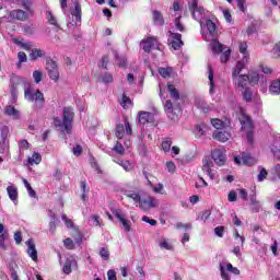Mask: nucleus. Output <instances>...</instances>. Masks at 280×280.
Wrapping results in <instances>:
<instances>
[{"label":"nucleus","instance_id":"b1692460","mask_svg":"<svg viewBox=\"0 0 280 280\" xmlns=\"http://www.w3.org/2000/svg\"><path fill=\"white\" fill-rule=\"evenodd\" d=\"M125 196H127V198H130L131 200H133V202L139 205V202H141L143 191L127 190L125 191Z\"/></svg>","mask_w":280,"mask_h":280},{"label":"nucleus","instance_id":"f03ea898","mask_svg":"<svg viewBox=\"0 0 280 280\" xmlns=\"http://www.w3.org/2000/svg\"><path fill=\"white\" fill-rule=\"evenodd\" d=\"M24 97L27 102H34L35 108H44L45 106V94L40 90L35 91L32 85L25 88Z\"/></svg>","mask_w":280,"mask_h":280},{"label":"nucleus","instance_id":"680f3d73","mask_svg":"<svg viewBox=\"0 0 280 280\" xmlns=\"http://www.w3.org/2000/svg\"><path fill=\"white\" fill-rule=\"evenodd\" d=\"M175 27L178 32H185V26L180 23V15L175 19Z\"/></svg>","mask_w":280,"mask_h":280},{"label":"nucleus","instance_id":"49530a36","mask_svg":"<svg viewBox=\"0 0 280 280\" xmlns=\"http://www.w3.org/2000/svg\"><path fill=\"white\" fill-rule=\"evenodd\" d=\"M100 257H102L104 261H108V259H110V253H108V248L102 247L100 249Z\"/></svg>","mask_w":280,"mask_h":280},{"label":"nucleus","instance_id":"de8ad7c7","mask_svg":"<svg viewBox=\"0 0 280 280\" xmlns=\"http://www.w3.org/2000/svg\"><path fill=\"white\" fill-rule=\"evenodd\" d=\"M271 174L273 180H280V164L273 166Z\"/></svg>","mask_w":280,"mask_h":280},{"label":"nucleus","instance_id":"1a4fd4ad","mask_svg":"<svg viewBox=\"0 0 280 280\" xmlns=\"http://www.w3.org/2000/svg\"><path fill=\"white\" fill-rule=\"evenodd\" d=\"M46 69L48 71L50 80H54V82H58V80H60V71H58V63H56L54 59L48 58L46 60Z\"/></svg>","mask_w":280,"mask_h":280},{"label":"nucleus","instance_id":"603ef678","mask_svg":"<svg viewBox=\"0 0 280 280\" xmlns=\"http://www.w3.org/2000/svg\"><path fill=\"white\" fill-rule=\"evenodd\" d=\"M33 80L36 84H39V82H42L43 80V72L39 70H35L33 72Z\"/></svg>","mask_w":280,"mask_h":280},{"label":"nucleus","instance_id":"79ce46f5","mask_svg":"<svg viewBox=\"0 0 280 280\" xmlns=\"http://www.w3.org/2000/svg\"><path fill=\"white\" fill-rule=\"evenodd\" d=\"M208 80L210 81V93H213V89H215V85L213 84V68L211 65H208Z\"/></svg>","mask_w":280,"mask_h":280},{"label":"nucleus","instance_id":"3c124183","mask_svg":"<svg viewBox=\"0 0 280 280\" xmlns=\"http://www.w3.org/2000/svg\"><path fill=\"white\" fill-rule=\"evenodd\" d=\"M268 177V171H266V168H260V172L257 176L258 183H264V180H266V178Z\"/></svg>","mask_w":280,"mask_h":280},{"label":"nucleus","instance_id":"c756f323","mask_svg":"<svg viewBox=\"0 0 280 280\" xmlns=\"http://www.w3.org/2000/svg\"><path fill=\"white\" fill-rule=\"evenodd\" d=\"M7 194L12 202H16V200H19V190L14 185L7 187Z\"/></svg>","mask_w":280,"mask_h":280},{"label":"nucleus","instance_id":"39448f33","mask_svg":"<svg viewBox=\"0 0 280 280\" xmlns=\"http://www.w3.org/2000/svg\"><path fill=\"white\" fill-rule=\"evenodd\" d=\"M240 121L242 125L241 130H247L246 141L248 145H253L254 143L253 129L255 128L253 125V119H250L249 116H246L245 114H243Z\"/></svg>","mask_w":280,"mask_h":280},{"label":"nucleus","instance_id":"7ed1b4c3","mask_svg":"<svg viewBox=\"0 0 280 280\" xmlns=\"http://www.w3.org/2000/svg\"><path fill=\"white\" fill-rule=\"evenodd\" d=\"M188 10L191 12L195 21H198L200 25H205L206 20L209 18V11L205 10L202 7H198V0L188 2Z\"/></svg>","mask_w":280,"mask_h":280},{"label":"nucleus","instance_id":"4be33fe9","mask_svg":"<svg viewBox=\"0 0 280 280\" xmlns=\"http://www.w3.org/2000/svg\"><path fill=\"white\" fill-rule=\"evenodd\" d=\"M164 109L168 119H172V121H177L178 115L174 113V104L172 103V101H166Z\"/></svg>","mask_w":280,"mask_h":280},{"label":"nucleus","instance_id":"f704fd0d","mask_svg":"<svg viewBox=\"0 0 280 280\" xmlns=\"http://www.w3.org/2000/svg\"><path fill=\"white\" fill-rule=\"evenodd\" d=\"M168 92L171 93V97L178 102L180 100V93H178V90L174 86V84L168 83L167 84Z\"/></svg>","mask_w":280,"mask_h":280},{"label":"nucleus","instance_id":"69168bd1","mask_svg":"<svg viewBox=\"0 0 280 280\" xmlns=\"http://www.w3.org/2000/svg\"><path fill=\"white\" fill-rule=\"evenodd\" d=\"M250 211L252 213H259V211H261V203L259 201L256 203H252Z\"/></svg>","mask_w":280,"mask_h":280},{"label":"nucleus","instance_id":"09e8293b","mask_svg":"<svg viewBox=\"0 0 280 280\" xmlns=\"http://www.w3.org/2000/svg\"><path fill=\"white\" fill-rule=\"evenodd\" d=\"M219 270L223 280H231V276L229 272H226V269H224V265H222V262L219 265Z\"/></svg>","mask_w":280,"mask_h":280},{"label":"nucleus","instance_id":"412c9836","mask_svg":"<svg viewBox=\"0 0 280 280\" xmlns=\"http://www.w3.org/2000/svg\"><path fill=\"white\" fill-rule=\"evenodd\" d=\"M211 125L217 130H224V129L231 127V120L229 118H225L224 120H220L218 118H213V119H211Z\"/></svg>","mask_w":280,"mask_h":280},{"label":"nucleus","instance_id":"a211bd4d","mask_svg":"<svg viewBox=\"0 0 280 280\" xmlns=\"http://www.w3.org/2000/svg\"><path fill=\"white\" fill-rule=\"evenodd\" d=\"M27 12L23 10H13L9 13L8 21H27Z\"/></svg>","mask_w":280,"mask_h":280},{"label":"nucleus","instance_id":"0eeeda50","mask_svg":"<svg viewBox=\"0 0 280 280\" xmlns=\"http://www.w3.org/2000/svg\"><path fill=\"white\" fill-rule=\"evenodd\" d=\"M138 205L140 209H142V211H149V209H154V207H158L159 202L154 197L145 195V192H142V197L140 198Z\"/></svg>","mask_w":280,"mask_h":280},{"label":"nucleus","instance_id":"e433bc0d","mask_svg":"<svg viewBox=\"0 0 280 280\" xmlns=\"http://www.w3.org/2000/svg\"><path fill=\"white\" fill-rule=\"evenodd\" d=\"M101 82H103V84H113L114 82L113 74L110 72L103 73L101 75Z\"/></svg>","mask_w":280,"mask_h":280},{"label":"nucleus","instance_id":"dca6fc26","mask_svg":"<svg viewBox=\"0 0 280 280\" xmlns=\"http://www.w3.org/2000/svg\"><path fill=\"white\" fill-rule=\"evenodd\" d=\"M78 268V260L73 258V256H70L66 259L62 270L65 275H71L72 270H77Z\"/></svg>","mask_w":280,"mask_h":280},{"label":"nucleus","instance_id":"e2e57ef3","mask_svg":"<svg viewBox=\"0 0 280 280\" xmlns=\"http://www.w3.org/2000/svg\"><path fill=\"white\" fill-rule=\"evenodd\" d=\"M226 270L229 272H232V275H240V269H237V267H233V265L231 262L226 264Z\"/></svg>","mask_w":280,"mask_h":280},{"label":"nucleus","instance_id":"20e7f679","mask_svg":"<svg viewBox=\"0 0 280 280\" xmlns=\"http://www.w3.org/2000/svg\"><path fill=\"white\" fill-rule=\"evenodd\" d=\"M82 26V5L79 2H74V10L70 12L68 16V27H81Z\"/></svg>","mask_w":280,"mask_h":280},{"label":"nucleus","instance_id":"a18cd8bd","mask_svg":"<svg viewBox=\"0 0 280 280\" xmlns=\"http://www.w3.org/2000/svg\"><path fill=\"white\" fill-rule=\"evenodd\" d=\"M113 151L116 152V154H125L126 149L124 148V144L121 142L117 141L116 144L113 148Z\"/></svg>","mask_w":280,"mask_h":280},{"label":"nucleus","instance_id":"f3484780","mask_svg":"<svg viewBox=\"0 0 280 280\" xmlns=\"http://www.w3.org/2000/svg\"><path fill=\"white\" fill-rule=\"evenodd\" d=\"M26 246H27V255L31 257L33 261H38V250H36V244L34 243L33 238H30L26 241Z\"/></svg>","mask_w":280,"mask_h":280},{"label":"nucleus","instance_id":"5fc2aeb1","mask_svg":"<svg viewBox=\"0 0 280 280\" xmlns=\"http://www.w3.org/2000/svg\"><path fill=\"white\" fill-rule=\"evenodd\" d=\"M47 19L50 25H55L56 27H58V21L56 20V16H54V13H51V11L47 12Z\"/></svg>","mask_w":280,"mask_h":280},{"label":"nucleus","instance_id":"72a5a7b5","mask_svg":"<svg viewBox=\"0 0 280 280\" xmlns=\"http://www.w3.org/2000/svg\"><path fill=\"white\" fill-rule=\"evenodd\" d=\"M8 135H10V127L4 124H0V137L2 139V143H5L8 140Z\"/></svg>","mask_w":280,"mask_h":280},{"label":"nucleus","instance_id":"f8f14e48","mask_svg":"<svg viewBox=\"0 0 280 280\" xmlns=\"http://www.w3.org/2000/svg\"><path fill=\"white\" fill-rule=\"evenodd\" d=\"M140 45L145 54H150V51L159 45V39L154 36H149L145 39H142Z\"/></svg>","mask_w":280,"mask_h":280},{"label":"nucleus","instance_id":"423d86ee","mask_svg":"<svg viewBox=\"0 0 280 280\" xmlns=\"http://www.w3.org/2000/svg\"><path fill=\"white\" fill-rule=\"evenodd\" d=\"M248 78L249 84H259L261 93H266V91H268L266 88V84H268L266 75L259 74V72H252Z\"/></svg>","mask_w":280,"mask_h":280},{"label":"nucleus","instance_id":"052dcab7","mask_svg":"<svg viewBox=\"0 0 280 280\" xmlns=\"http://www.w3.org/2000/svg\"><path fill=\"white\" fill-rule=\"evenodd\" d=\"M221 62L226 63L229 62V59L231 58V49L225 50L223 54H221Z\"/></svg>","mask_w":280,"mask_h":280},{"label":"nucleus","instance_id":"7c9ffc66","mask_svg":"<svg viewBox=\"0 0 280 280\" xmlns=\"http://www.w3.org/2000/svg\"><path fill=\"white\" fill-rule=\"evenodd\" d=\"M18 84H21V79H20V77L13 75L11 78V95H12V97H16V95H18V90H16Z\"/></svg>","mask_w":280,"mask_h":280},{"label":"nucleus","instance_id":"cd10ccee","mask_svg":"<svg viewBox=\"0 0 280 280\" xmlns=\"http://www.w3.org/2000/svg\"><path fill=\"white\" fill-rule=\"evenodd\" d=\"M152 14H153L154 25L159 27H162V25H165V19L163 18V14L160 11L154 10Z\"/></svg>","mask_w":280,"mask_h":280},{"label":"nucleus","instance_id":"37998d69","mask_svg":"<svg viewBox=\"0 0 280 280\" xmlns=\"http://www.w3.org/2000/svg\"><path fill=\"white\" fill-rule=\"evenodd\" d=\"M120 105L122 106V108H130V106H132V100H130V97H128L126 93H124Z\"/></svg>","mask_w":280,"mask_h":280},{"label":"nucleus","instance_id":"864d4df0","mask_svg":"<svg viewBox=\"0 0 280 280\" xmlns=\"http://www.w3.org/2000/svg\"><path fill=\"white\" fill-rule=\"evenodd\" d=\"M63 246L68 248V250H73V248H75V243H73V240L68 237L63 241Z\"/></svg>","mask_w":280,"mask_h":280},{"label":"nucleus","instance_id":"c85d7f7f","mask_svg":"<svg viewBox=\"0 0 280 280\" xmlns=\"http://www.w3.org/2000/svg\"><path fill=\"white\" fill-rule=\"evenodd\" d=\"M269 93L270 95H280V79L270 82Z\"/></svg>","mask_w":280,"mask_h":280},{"label":"nucleus","instance_id":"a878e982","mask_svg":"<svg viewBox=\"0 0 280 280\" xmlns=\"http://www.w3.org/2000/svg\"><path fill=\"white\" fill-rule=\"evenodd\" d=\"M213 139H217V141H221V143H226V141H229V139H231V132L215 131L213 133Z\"/></svg>","mask_w":280,"mask_h":280},{"label":"nucleus","instance_id":"f257e3e1","mask_svg":"<svg viewBox=\"0 0 280 280\" xmlns=\"http://www.w3.org/2000/svg\"><path fill=\"white\" fill-rule=\"evenodd\" d=\"M73 108L65 107L63 108V120H60L58 117L54 118L55 128H59L61 132H67L71 135V126L73 125Z\"/></svg>","mask_w":280,"mask_h":280},{"label":"nucleus","instance_id":"6ab92c4d","mask_svg":"<svg viewBox=\"0 0 280 280\" xmlns=\"http://www.w3.org/2000/svg\"><path fill=\"white\" fill-rule=\"evenodd\" d=\"M138 121L141 126H145V124H152L154 121V114L150 112H139Z\"/></svg>","mask_w":280,"mask_h":280},{"label":"nucleus","instance_id":"473e14b6","mask_svg":"<svg viewBox=\"0 0 280 280\" xmlns=\"http://www.w3.org/2000/svg\"><path fill=\"white\" fill-rule=\"evenodd\" d=\"M40 161H43V156L38 152H34L31 158H27V163L31 165H39Z\"/></svg>","mask_w":280,"mask_h":280},{"label":"nucleus","instance_id":"338daca9","mask_svg":"<svg viewBox=\"0 0 280 280\" xmlns=\"http://www.w3.org/2000/svg\"><path fill=\"white\" fill-rule=\"evenodd\" d=\"M160 248H164V250H172V245H170V242L163 240L159 244Z\"/></svg>","mask_w":280,"mask_h":280},{"label":"nucleus","instance_id":"2f4dec72","mask_svg":"<svg viewBox=\"0 0 280 280\" xmlns=\"http://www.w3.org/2000/svg\"><path fill=\"white\" fill-rule=\"evenodd\" d=\"M115 60L117 61L118 67L126 69L128 67V59L126 57H120L119 52L114 51Z\"/></svg>","mask_w":280,"mask_h":280},{"label":"nucleus","instance_id":"4c0bfd02","mask_svg":"<svg viewBox=\"0 0 280 280\" xmlns=\"http://www.w3.org/2000/svg\"><path fill=\"white\" fill-rule=\"evenodd\" d=\"M124 135H126L125 126L122 124H118L116 126L115 136L117 139H124Z\"/></svg>","mask_w":280,"mask_h":280},{"label":"nucleus","instance_id":"5701e85b","mask_svg":"<svg viewBox=\"0 0 280 280\" xmlns=\"http://www.w3.org/2000/svg\"><path fill=\"white\" fill-rule=\"evenodd\" d=\"M248 80H249V78H248V75H246V74H241V75H238V77H234V83H235V85L238 88V89H242V90H244V89H247L246 86L248 85Z\"/></svg>","mask_w":280,"mask_h":280},{"label":"nucleus","instance_id":"c9c22d12","mask_svg":"<svg viewBox=\"0 0 280 280\" xmlns=\"http://www.w3.org/2000/svg\"><path fill=\"white\" fill-rule=\"evenodd\" d=\"M242 95H243V100L244 102H253V91L250 90V88H245L242 91Z\"/></svg>","mask_w":280,"mask_h":280},{"label":"nucleus","instance_id":"774afa93","mask_svg":"<svg viewBox=\"0 0 280 280\" xmlns=\"http://www.w3.org/2000/svg\"><path fill=\"white\" fill-rule=\"evenodd\" d=\"M107 280H117V271H115V269L107 271Z\"/></svg>","mask_w":280,"mask_h":280},{"label":"nucleus","instance_id":"9d476101","mask_svg":"<svg viewBox=\"0 0 280 280\" xmlns=\"http://www.w3.org/2000/svg\"><path fill=\"white\" fill-rule=\"evenodd\" d=\"M112 213L122 224L126 233H130V231H132V224L130 223V220L126 219V214L121 211V209H114L112 210Z\"/></svg>","mask_w":280,"mask_h":280},{"label":"nucleus","instance_id":"bb28decb","mask_svg":"<svg viewBox=\"0 0 280 280\" xmlns=\"http://www.w3.org/2000/svg\"><path fill=\"white\" fill-rule=\"evenodd\" d=\"M208 43H210V48L212 49L213 54H222L224 46H222V44H220L215 37H212V39Z\"/></svg>","mask_w":280,"mask_h":280},{"label":"nucleus","instance_id":"58836bf2","mask_svg":"<svg viewBox=\"0 0 280 280\" xmlns=\"http://www.w3.org/2000/svg\"><path fill=\"white\" fill-rule=\"evenodd\" d=\"M5 240H10V234L8 232H3L2 234H0V248H2V250H8Z\"/></svg>","mask_w":280,"mask_h":280},{"label":"nucleus","instance_id":"6e6d98bb","mask_svg":"<svg viewBox=\"0 0 280 280\" xmlns=\"http://www.w3.org/2000/svg\"><path fill=\"white\" fill-rule=\"evenodd\" d=\"M224 231H226V228L219 225L214 228V235H217V237H224Z\"/></svg>","mask_w":280,"mask_h":280},{"label":"nucleus","instance_id":"393cba45","mask_svg":"<svg viewBox=\"0 0 280 280\" xmlns=\"http://www.w3.org/2000/svg\"><path fill=\"white\" fill-rule=\"evenodd\" d=\"M4 115H8V117H13V119H21V112L14 108L12 105L4 107Z\"/></svg>","mask_w":280,"mask_h":280},{"label":"nucleus","instance_id":"ddd939ff","mask_svg":"<svg viewBox=\"0 0 280 280\" xmlns=\"http://www.w3.org/2000/svg\"><path fill=\"white\" fill-rule=\"evenodd\" d=\"M211 159L214 161L215 165L222 167L226 163V154L221 149H214L211 152Z\"/></svg>","mask_w":280,"mask_h":280},{"label":"nucleus","instance_id":"9b49d317","mask_svg":"<svg viewBox=\"0 0 280 280\" xmlns=\"http://www.w3.org/2000/svg\"><path fill=\"white\" fill-rule=\"evenodd\" d=\"M168 45L172 46L175 51H178V49L185 45L183 43V35H180V33L168 32Z\"/></svg>","mask_w":280,"mask_h":280},{"label":"nucleus","instance_id":"a19ab883","mask_svg":"<svg viewBox=\"0 0 280 280\" xmlns=\"http://www.w3.org/2000/svg\"><path fill=\"white\" fill-rule=\"evenodd\" d=\"M45 56V52L40 49H33L30 54L31 60H38V58H43Z\"/></svg>","mask_w":280,"mask_h":280},{"label":"nucleus","instance_id":"c03bdc74","mask_svg":"<svg viewBox=\"0 0 280 280\" xmlns=\"http://www.w3.org/2000/svg\"><path fill=\"white\" fill-rule=\"evenodd\" d=\"M172 67H166V68H160L159 73L162 78H170L172 75Z\"/></svg>","mask_w":280,"mask_h":280},{"label":"nucleus","instance_id":"aec40b11","mask_svg":"<svg viewBox=\"0 0 280 280\" xmlns=\"http://www.w3.org/2000/svg\"><path fill=\"white\" fill-rule=\"evenodd\" d=\"M250 59L249 56L243 57L241 61L236 62V66L234 68V71L232 73V78H237L240 77V73H242L243 69H246V65H248V60Z\"/></svg>","mask_w":280,"mask_h":280},{"label":"nucleus","instance_id":"bf43d9fd","mask_svg":"<svg viewBox=\"0 0 280 280\" xmlns=\"http://www.w3.org/2000/svg\"><path fill=\"white\" fill-rule=\"evenodd\" d=\"M162 150L164 152H170V150H172V140L166 139L162 142Z\"/></svg>","mask_w":280,"mask_h":280},{"label":"nucleus","instance_id":"ea45409f","mask_svg":"<svg viewBox=\"0 0 280 280\" xmlns=\"http://www.w3.org/2000/svg\"><path fill=\"white\" fill-rule=\"evenodd\" d=\"M271 152L273 154V156L276 159H278V161H280V141H276L272 145H271Z\"/></svg>","mask_w":280,"mask_h":280},{"label":"nucleus","instance_id":"4d7b16f0","mask_svg":"<svg viewBox=\"0 0 280 280\" xmlns=\"http://www.w3.org/2000/svg\"><path fill=\"white\" fill-rule=\"evenodd\" d=\"M240 51L241 54H243V58H245V56H248V44H246V42H242L240 44Z\"/></svg>","mask_w":280,"mask_h":280},{"label":"nucleus","instance_id":"13d9d810","mask_svg":"<svg viewBox=\"0 0 280 280\" xmlns=\"http://www.w3.org/2000/svg\"><path fill=\"white\" fill-rule=\"evenodd\" d=\"M271 54H272L273 58H280V42L275 44V46L271 50Z\"/></svg>","mask_w":280,"mask_h":280},{"label":"nucleus","instance_id":"2eb2a0df","mask_svg":"<svg viewBox=\"0 0 280 280\" xmlns=\"http://www.w3.org/2000/svg\"><path fill=\"white\" fill-rule=\"evenodd\" d=\"M213 161L209 158L203 159L202 161V172L207 174L210 180H215V172H213Z\"/></svg>","mask_w":280,"mask_h":280},{"label":"nucleus","instance_id":"8fccbe9b","mask_svg":"<svg viewBox=\"0 0 280 280\" xmlns=\"http://www.w3.org/2000/svg\"><path fill=\"white\" fill-rule=\"evenodd\" d=\"M118 165H121V167L125 170V172H130L132 170V165L130 164V161H118Z\"/></svg>","mask_w":280,"mask_h":280},{"label":"nucleus","instance_id":"6e6552de","mask_svg":"<svg viewBox=\"0 0 280 280\" xmlns=\"http://www.w3.org/2000/svg\"><path fill=\"white\" fill-rule=\"evenodd\" d=\"M203 23L208 31V34L203 35L205 40H213V38L218 36V25L215 24V20L208 18Z\"/></svg>","mask_w":280,"mask_h":280},{"label":"nucleus","instance_id":"0e129e2a","mask_svg":"<svg viewBox=\"0 0 280 280\" xmlns=\"http://www.w3.org/2000/svg\"><path fill=\"white\" fill-rule=\"evenodd\" d=\"M237 191H238V196H240V198H242V200H245V201L248 200V191L246 189L238 188Z\"/></svg>","mask_w":280,"mask_h":280},{"label":"nucleus","instance_id":"4468645a","mask_svg":"<svg viewBox=\"0 0 280 280\" xmlns=\"http://www.w3.org/2000/svg\"><path fill=\"white\" fill-rule=\"evenodd\" d=\"M242 162H243V165H248V166L255 165V163H257L255 158H252L249 153H246V152H243L242 156H234V163L236 165H242Z\"/></svg>","mask_w":280,"mask_h":280}]
</instances>
